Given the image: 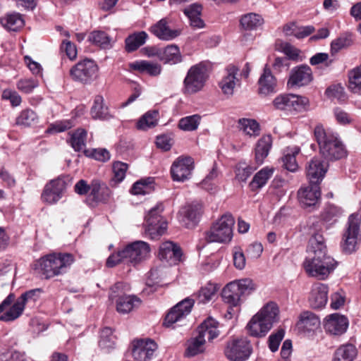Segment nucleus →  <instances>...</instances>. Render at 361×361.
<instances>
[{
    "label": "nucleus",
    "instance_id": "53",
    "mask_svg": "<svg viewBox=\"0 0 361 361\" xmlns=\"http://www.w3.org/2000/svg\"><path fill=\"white\" fill-rule=\"evenodd\" d=\"M349 87L353 92L361 91V65L349 72Z\"/></svg>",
    "mask_w": 361,
    "mask_h": 361
},
{
    "label": "nucleus",
    "instance_id": "61",
    "mask_svg": "<svg viewBox=\"0 0 361 361\" xmlns=\"http://www.w3.org/2000/svg\"><path fill=\"white\" fill-rule=\"evenodd\" d=\"M285 331L283 329H279L275 334L270 335L269 338V347L272 352L278 350L281 340L283 338Z\"/></svg>",
    "mask_w": 361,
    "mask_h": 361
},
{
    "label": "nucleus",
    "instance_id": "3",
    "mask_svg": "<svg viewBox=\"0 0 361 361\" xmlns=\"http://www.w3.org/2000/svg\"><path fill=\"white\" fill-rule=\"evenodd\" d=\"M42 290L40 288L32 289L23 293L17 300L14 302L15 295L10 293L0 304V321L9 322L18 319L23 313L25 305L33 304L40 297Z\"/></svg>",
    "mask_w": 361,
    "mask_h": 361
},
{
    "label": "nucleus",
    "instance_id": "14",
    "mask_svg": "<svg viewBox=\"0 0 361 361\" xmlns=\"http://www.w3.org/2000/svg\"><path fill=\"white\" fill-rule=\"evenodd\" d=\"M111 196V191L107 185L98 180L92 181L91 191L86 198V202L91 207L99 203H107Z\"/></svg>",
    "mask_w": 361,
    "mask_h": 361
},
{
    "label": "nucleus",
    "instance_id": "4",
    "mask_svg": "<svg viewBox=\"0 0 361 361\" xmlns=\"http://www.w3.org/2000/svg\"><path fill=\"white\" fill-rule=\"evenodd\" d=\"M279 310L274 302L265 305L247 324L250 336L261 338L267 335L273 324L279 320Z\"/></svg>",
    "mask_w": 361,
    "mask_h": 361
},
{
    "label": "nucleus",
    "instance_id": "21",
    "mask_svg": "<svg viewBox=\"0 0 361 361\" xmlns=\"http://www.w3.org/2000/svg\"><path fill=\"white\" fill-rule=\"evenodd\" d=\"M151 32L161 40L169 41L180 35V30L172 29L169 26V20L162 18L150 27Z\"/></svg>",
    "mask_w": 361,
    "mask_h": 361
},
{
    "label": "nucleus",
    "instance_id": "28",
    "mask_svg": "<svg viewBox=\"0 0 361 361\" xmlns=\"http://www.w3.org/2000/svg\"><path fill=\"white\" fill-rule=\"evenodd\" d=\"M227 75L225 76L219 82V86L223 93L227 96H231L233 94V90L236 85V74L238 73V68L235 66H229L227 69Z\"/></svg>",
    "mask_w": 361,
    "mask_h": 361
},
{
    "label": "nucleus",
    "instance_id": "44",
    "mask_svg": "<svg viewBox=\"0 0 361 361\" xmlns=\"http://www.w3.org/2000/svg\"><path fill=\"white\" fill-rule=\"evenodd\" d=\"M205 338L198 335L188 341L185 355L189 357L195 356L204 350Z\"/></svg>",
    "mask_w": 361,
    "mask_h": 361
},
{
    "label": "nucleus",
    "instance_id": "23",
    "mask_svg": "<svg viewBox=\"0 0 361 361\" xmlns=\"http://www.w3.org/2000/svg\"><path fill=\"white\" fill-rule=\"evenodd\" d=\"M348 326V319L337 313L329 315L324 323L325 330L332 335L343 334L347 330Z\"/></svg>",
    "mask_w": 361,
    "mask_h": 361
},
{
    "label": "nucleus",
    "instance_id": "55",
    "mask_svg": "<svg viewBox=\"0 0 361 361\" xmlns=\"http://www.w3.org/2000/svg\"><path fill=\"white\" fill-rule=\"evenodd\" d=\"M290 102V111H307L310 105V101L308 98L297 94H292Z\"/></svg>",
    "mask_w": 361,
    "mask_h": 361
},
{
    "label": "nucleus",
    "instance_id": "29",
    "mask_svg": "<svg viewBox=\"0 0 361 361\" xmlns=\"http://www.w3.org/2000/svg\"><path fill=\"white\" fill-rule=\"evenodd\" d=\"M202 7L200 4H192L184 8L185 15L190 20V25L193 28H203L205 26L204 20L201 18Z\"/></svg>",
    "mask_w": 361,
    "mask_h": 361
},
{
    "label": "nucleus",
    "instance_id": "58",
    "mask_svg": "<svg viewBox=\"0 0 361 361\" xmlns=\"http://www.w3.org/2000/svg\"><path fill=\"white\" fill-rule=\"evenodd\" d=\"M292 94H281L273 101V105L276 109L290 111V100Z\"/></svg>",
    "mask_w": 361,
    "mask_h": 361
},
{
    "label": "nucleus",
    "instance_id": "48",
    "mask_svg": "<svg viewBox=\"0 0 361 361\" xmlns=\"http://www.w3.org/2000/svg\"><path fill=\"white\" fill-rule=\"evenodd\" d=\"M200 121L201 116L198 114L185 116L179 121L178 127L185 131H193L198 128Z\"/></svg>",
    "mask_w": 361,
    "mask_h": 361
},
{
    "label": "nucleus",
    "instance_id": "39",
    "mask_svg": "<svg viewBox=\"0 0 361 361\" xmlns=\"http://www.w3.org/2000/svg\"><path fill=\"white\" fill-rule=\"evenodd\" d=\"M104 98L101 95L94 97L93 106L91 108L90 114L94 119H107L110 117L108 108L104 106Z\"/></svg>",
    "mask_w": 361,
    "mask_h": 361
},
{
    "label": "nucleus",
    "instance_id": "31",
    "mask_svg": "<svg viewBox=\"0 0 361 361\" xmlns=\"http://www.w3.org/2000/svg\"><path fill=\"white\" fill-rule=\"evenodd\" d=\"M238 288L234 281L228 283L223 288L221 295L225 302L232 306H237L240 304L243 298Z\"/></svg>",
    "mask_w": 361,
    "mask_h": 361
},
{
    "label": "nucleus",
    "instance_id": "12",
    "mask_svg": "<svg viewBox=\"0 0 361 361\" xmlns=\"http://www.w3.org/2000/svg\"><path fill=\"white\" fill-rule=\"evenodd\" d=\"M162 210L161 206H157L150 209L145 216V232L149 235L152 239L162 235L166 231V222L161 221Z\"/></svg>",
    "mask_w": 361,
    "mask_h": 361
},
{
    "label": "nucleus",
    "instance_id": "42",
    "mask_svg": "<svg viewBox=\"0 0 361 361\" xmlns=\"http://www.w3.org/2000/svg\"><path fill=\"white\" fill-rule=\"evenodd\" d=\"M274 173L273 168L265 167L258 171L255 176L250 186L252 190H257L263 187L267 182V180L271 177Z\"/></svg>",
    "mask_w": 361,
    "mask_h": 361
},
{
    "label": "nucleus",
    "instance_id": "52",
    "mask_svg": "<svg viewBox=\"0 0 361 361\" xmlns=\"http://www.w3.org/2000/svg\"><path fill=\"white\" fill-rule=\"evenodd\" d=\"M99 345L102 349H110L114 346V336L112 329L109 327L104 328L101 332L99 340Z\"/></svg>",
    "mask_w": 361,
    "mask_h": 361
},
{
    "label": "nucleus",
    "instance_id": "8",
    "mask_svg": "<svg viewBox=\"0 0 361 361\" xmlns=\"http://www.w3.org/2000/svg\"><path fill=\"white\" fill-rule=\"evenodd\" d=\"M252 351L250 341L245 338H233L226 343L224 353L231 361H245L249 358Z\"/></svg>",
    "mask_w": 361,
    "mask_h": 361
},
{
    "label": "nucleus",
    "instance_id": "20",
    "mask_svg": "<svg viewBox=\"0 0 361 361\" xmlns=\"http://www.w3.org/2000/svg\"><path fill=\"white\" fill-rule=\"evenodd\" d=\"M327 162L321 160L318 157L312 159L306 166L307 176L310 183L319 185L327 171Z\"/></svg>",
    "mask_w": 361,
    "mask_h": 361
},
{
    "label": "nucleus",
    "instance_id": "16",
    "mask_svg": "<svg viewBox=\"0 0 361 361\" xmlns=\"http://www.w3.org/2000/svg\"><path fill=\"white\" fill-rule=\"evenodd\" d=\"M321 196L320 188L314 183H310L307 187L298 191V199L302 207L314 209L319 203Z\"/></svg>",
    "mask_w": 361,
    "mask_h": 361
},
{
    "label": "nucleus",
    "instance_id": "6",
    "mask_svg": "<svg viewBox=\"0 0 361 361\" xmlns=\"http://www.w3.org/2000/svg\"><path fill=\"white\" fill-rule=\"evenodd\" d=\"M234 224L235 220L231 214H224L205 233V240L208 243H225L230 242L233 237Z\"/></svg>",
    "mask_w": 361,
    "mask_h": 361
},
{
    "label": "nucleus",
    "instance_id": "60",
    "mask_svg": "<svg viewBox=\"0 0 361 361\" xmlns=\"http://www.w3.org/2000/svg\"><path fill=\"white\" fill-rule=\"evenodd\" d=\"M38 81L34 79H21L17 82V87L25 93H30L38 86Z\"/></svg>",
    "mask_w": 361,
    "mask_h": 361
},
{
    "label": "nucleus",
    "instance_id": "35",
    "mask_svg": "<svg viewBox=\"0 0 361 361\" xmlns=\"http://www.w3.org/2000/svg\"><path fill=\"white\" fill-rule=\"evenodd\" d=\"M1 24L6 30L17 31L24 25L22 16L18 13H9L0 19Z\"/></svg>",
    "mask_w": 361,
    "mask_h": 361
},
{
    "label": "nucleus",
    "instance_id": "41",
    "mask_svg": "<svg viewBox=\"0 0 361 361\" xmlns=\"http://www.w3.org/2000/svg\"><path fill=\"white\" fill-rule=\"evenodd\" d=\"M148 35L145 31L134 33L129 35L125 40L126 49L128 52H132L143 45Z\"/></svg>",
    "mask_w": 361,
    "mask_h": 361
},
{
    "label": "nucleus",
    "instance_id": "15",
    "mask_svg": "<svg viewBox=\"0 0 361 361\" xmlns=\"http://www.w3.org/2000/svg\"><path fill=\"white\" fill-rule=\"evenodd\" d=\"M194 169V161L190 157H180L174 161L171 168L173 180L182 181L188 179Z\"/></svg>",
    "mask_w": 361,
    "mask_h": 361
},
{
    "label": "nucleus",
    "instance_id": "40",
    "mask_svg": "<svg viewBox=\"0 0 361 361\" xmlns=\"http://www.w3.org/2000/svg\"><path fill=\"white\" fill-rule=\"evenodd\" d=\"M88 39L92 44L102 49H106L111 47V39L104 31H92L90 33Z\"/></svg>",
    "mask_w": 361,
    "mask_h": 361
},
{
    "label": "nucleus",
    "instance_id": "38",
    "mask_svg": "<svg viewBox=\"0 0 361 361\" xmlns=\"http://www.w3.org/2000/svg\"><path fill=\"white\" fill-rule=\"evenodd\" d=\"M356 355L357 349L354 345H343L334 353L332 361H353Z\"/></svg>",
    "mask_w": 361,
    "mask_h": 361
},
{
    "label": "nucleus",
    "instance_id": "36",
    "mask_svg": "<svg viewBox=\"0 0 361 361\" xmlns=\"http://www.w3.org/2000/svg\"><path fill=\"white\" fill-rule=\"evenodd\" d=\"M240 23L244 30H253L264 23V19L257 13H249L241 16Z\"/></svg>",
    "mask_w": 361,
    "mask_h": 361
},
{
    "label": "nucleus",
    "instance_id": "5",
    "mask_svg": "<svg viewBox=\"0 0 361 361\" xmlns=\"http://www.w3.org/2000/svg\"><path fill=\"white\" fill-rule=\"evenodd\" d=\"M74 261L72 254L52 253L40 258L38 266L44 278L50 279L66 273Z\"/></svg>",
    "mask_w": 361,
    "mask_h": 361
},
{
    "label": "nucleus",
    "instance_id": "50",
    "mask_svg": "<svg viewBox=\"0 0 361 361\" xmlns=\"http://www.w3.org/2000/svg\"><path fill=\"white\" fill-rule=\"evenodd\" d=\"M37 116L36 113L30 109L23 110L16 118V123L25 127L31 126L36 123Z\"/></svg>",
    "mask_w": 361,
    "mask_h": 361
},
{
    "label": "nucleus",
    "instance_id": "59",
    "mask_svg": "<svg viewBox=\"0 0 361 361\" xmlns=\"http://www.w3.org/2000/svg\"><path fill=\"white\" fill-rule=\"evenodd\" d=\"M1 98L4 100H8L12 106H18L22 102L21 97L19 94L11 89H6L3 91Z\"/></svg>",
    "mask_w": 361,
    "mask_h": 361
},
{
    "label": "nucleus",
    "instance_id": "11",
    "mask_svg": "<svg viewBox=\"0 0 361 361\" xmlns=\"http://www.w3.org/2000/svg\"><path fill=\"white\" fill-rule=\"evenodd\" d=\"M149 252L150 248L147 243L141 240L135 241L122 250L124 263L135 266L146 259Z\"/></svg>",
    "mask_w": 361,
    "mask_h": 361
},
{
    "label": "nucleus",
    "instance_id": "45",
    "mask_svg": "<svg viewBox=\"0 0 361 361\" xmlns=\"http://www.w3.org/2000/svg\"><path fill=\"white\" fill-rule=\"evenodd\" d=\"M86 138L87 131L82 128H78L72 133L70 144L75 151L80 152L85 147Z\"/></svg>",
    "mask_w": 361,
    "mask_h": 361
},
{
    "label": "nucleus",
    "instance_id": "64",
    "mask_svg": "<svg viewBox=\"0 0 361 361\" xmlns=\"http://www.w3.org/2000/svg\"><path fill=\"white\" fill-rule=\"evenodd\" d=\"M233 264L238 269L242 270L245 266V257L240 247H235L233 252Z\"/></svg>",
    "mask_w": 361,
    "mask_h": 361
},
{
    "label": "nucleus",
    "instance_id": "10",
    "mask_svg": "<svg viewBox=\"0 0 361 361\" xmlns=\"http://www.w3.org/2000/svg\"><path fill=\"white\" fill-rule=\"evenodd\" d=\"M361 216L353 214L348 218V226L343 234V249L348 253L355 250L360 237V224Z\"/></svg>",
    "mask_w": 361,
    "mask_h": 361
},
{
    "label": "nucleus",
    "instance_id": "47",
    "mask_svg": "<svg viewBox=\"0 0 361 361\" xmlns=\"http://www.w3.org/2000/svg\"><path fill=\"white\" fill-rule=\"evenodd\" d=\"M153 182L152 178L141 179L135 182L131 188L132 194L146 195L150 193L153 190V186L152 185Z\"/></svg>",
    "mask_w": 361,
    "mask_h": 361
},
{
    "label": "nucleus",
    "instance_id": "27",
    "mask_svg": "<svg viewBox=\"0 0 361 361\" xmlns=\"http://www.w3.org/2000/svg\"><path fill=\"white\" fill-rule=\"evenodd\" d=\"M272 146L271 135H263L256 143L255 148V161L258 164H262L268 156Z\"/></svg>",
    "mask_w": 361,
    "mask_h": 361
},
{
    "label": "nucleus",
    "instance_id": "9",
    "mask_svg": "<svg viewBox=\"0 0 361 361\" xmlns=\"http://www.w3.org/2000/svg\"><path fill=\"white\" fill-rule=\"evenodd\" d=\"M98 67L91 59H84L77 63L70 70L73 80L82 84H89L96 78Z\"/></svg>",
    "mask_w": 361,
    "mask_h": 361
},
{
    "label": "nucleus",
    "instance_id": "37",
    "mask_svg": "<svg viewBox=\"0 0 361 361\" xmlns=\"http://www.w3.org/2000/svg\"><path fill=\"white\" fill-rule=\"evenodd\" d=\"M198 334L204 338L207 337L209 341L216 338L219 334L217 322L212 319L205 320L198 327Z\"/></svg>",
    "mask_w": 361,
    "mask_h": 361
},
{
    "label": "nucleus",
    "instance_id": "63",
    "mask_svg": "<svg viewBox=\"0 0 361 361\" xmlns=\"http://www.w3.org/2000/svg\"><path fill=\"white\" fill-rule=\"evenodd\" d=\"M252 172V169L250 166L245 164H238L235 169V178L239 181L245 182L251 175Z\"/></svg>",
    "mask_w": 361,
    "mask_h": 361
},
{
    "label": "nucleus",
    "instance_id": "43",
    "mask_svg": "<svg viewBox=\"0 0 361 361\" xmlns=\"http://www.w3.org/2000/svg\"><path fill=\"white\" fill-rule=\"evenodd\" d=\"M158 115L157 111L147 112L137 121V128L139 130H146L148 128L154 127L158 122Z\"/></svg>",
    "mask_w": 361,
    "mask_h": 361
},
{
    "label": "nucleus",
    "instance_id": "25",
    "mask_svg": "<svg viewBox=\"0 0 361 361\" xmlns=\"http://www.w3.org/2000/svg\"><path fill=\"white\" fill-rule=\"evenodd\" d=\"M259 93L264 96L275 92L276 86V79L273 75L270 68L266 65L263 70V73L259 80Z\"/></svg>",
    "mask_w": 361,
    "mask_h": 361
},
{
    "label": "nucleus",
    "instance_id": "56",
    "mask_svg": "<svg viewBox=\"0 0 361 361\" xmlns=\"http://www.w3.org/2000/svg\"><path fill=\"white\" fill-rule=\"evenodd\" d=\"M217 288L215 284L207 283L202 287L198 293V300L200 302L205 303L212 299L216 294Z\"/></svg>",
    "mask_w": 361,
    "mask_h": 361
},
{
    "label": "nucleus",
    "instance_id": "54",
    "mask_svg": "<svg viewBox=\"0 0 361 361\" xmlns=\"http://www.w3.org/2000/svg\"><path fill=\"white\" fill-rule=\"evenodd\" d=\"M128 167V164L126 163L121 161L114 162L113 164L114 176L111 178V182L114 184L121 183L126 176Z\"/></svg>",
    "mask_w": 361,
    "mask_h": 361
},
{
    "label": "nucleus",
    "instance_id": "26",
    "mask_svg": "<svg viewBox=\"0 0 361 361\" xmlns=\"http://www.w3.org/2000/svg\"><path fill=\"white\" fill-rule=\"evenodd\" d=\"M141 300L134 295H124L116 300V310L121 314H127L137 308Z\"/></svg>",
    "mask_w": 361,
    "mask_h": 361
},
{
    "label": "nucleus",
    "instance_id": "33",
    "mask_svg": "<svg viewBox=\"0 0 361 361\" xmlns=\"http://www.w3.org/2000/svg\"><path fill=\"white\" fill-rule=\"evenodd\" d=\"M298 328L305 331H314L320 326V320L314 313L305 312L300 315Z\"/></svg>",
    "mask_w": 361,
    "mask_h": 361
},
{
    "label": "nucleus",
    "instance_id": "30",
    "mask_svg": "<svg viewBox=\"0 0 361 361\" xmlns=\"http://www.w3.org/2000/svg\"><path fill=\"white\" fill-rule=\"evenodd\" d=\"M130 67L133 70L138 71L141 73H146L151 76H158L162 70L160 64L148 61H135L130 63Z\"/></svg>",
    "mask_w": 361,
    "mask_h": 361
},
{
    "label": "nucleus",
    "instance_id": "22",
    "mask_svg": "<svg viewBox=\"0 0 361 361\" xmlns=\"http://www.w3.org/2000/svg\"><path fill=\"white\" fill-rule=\"evenodd\" d=\"M182 255L183 252L180 246L173 242H165L159 247V258L161 260L171 261V264H176L181 262Z\"/></svg>",
    "mask_w": 361,
    "mask_h": 361
},
{
    "label": "nucleus",
    "instance_id": "2",
    "mask_svg": "<svg viewBox=\"0 0 361 361\" xmlns=\"http://www.w3.org/2000/svg\"><path fill=\"white\" fill-rule=\"evenodd\" d=\"M314 134L319 152L325 159L334 161L346 157L347 150L336 133L326 130L322 125H317Z\"/></svg>",
    "mask_w": 361,
    "mask_h": 361
},
{
    "label": "nucleus",
    "instance_id": "34",
    "mask_svg": "<svg viewBox=\"0 0 361 361\" xmlns=\"http://www.w3.org/2000/svg\"><path fill=\"white\" fill-rule=\"evenodd\" d=\"M238 124L239 130L250 137H255L260 134V126L255 119L240 118L238 121Z\"/></svg>",
    "mask_w": 361,
    "mask_h": 361
},
{
    "label": "nucleus",
    "instance_id": "19",
    "mask_svg": "<svg viewBox=\"0 0 361 361\" xmlns=\"http://www.w3.org/2000/svg\"><path fill=\"white\" fill-rule=\"evenodd\" d=\"M157 349V343L151 340H137L133 342V356L137 361H148Z\"/></svg>",
    "mask_w": 361,
    "mask_h": 361
},
{
    "label": "nucleus",
    "instance_id": "17",
    "mask_svg": "<svg viewBox=\"0 0 361 361\" xmlns=\"http://www.w3.org/2000/svg\"><path fill=\"white\" fill-rule=\"evenodd\" d=\"M193 305L194 300L188 298L178 302L166 314L164 324L170 326L184 319L190 312Z\"/></svg>",
    "mask_w": 361,
    "mask_h": 361
},
{
    "label": "nucleus",
    "instance_id": "57",
    "mask_svg": "<svg viewBox=\"0 0 361 361\" xmlns=\"http://www.w3.org/2000/svg\"><path fill=\"white\" fill-rule=\"evenodd\" d=\"M300 149L295 148L292 154H286L282 158L283 166L289 171L295 172L298 169V164L295 159V154H298Z\"/></svg>",
    "mask_w": 361,
    "mask_h": 361
},
{
    "label": "nucleus",
    "instance_id": "46",
    "mask_svg": "<svg viewBox=\"0 0 361 361\" xmlns=\"http://www.w3.org/2000/svg\"><path fill=\"white\" fill-rule=\"evenodd\" d=\"M180 214L188 221L195 223L202 214V205L199 203L188 204L180 211Z\"/></svg>",
    "mask_w": 361,
    "mask_h": 361
},
{
    "label": "nucleus",
    "instance_id": "49",
    "mask_svg": "<svg viewBox=\"0 0 361 361\" xmlns=\"http://www.w3.org/2000/svg\"><path fill=\"white\" fill-rule=\"evenodd\" d=\"M234 282L236 283V286L243 298L252 294L256 289V284L250 278L235 280Z\"/></svg>",
    "mask_w": 361,
    "mask_h": 361
},
{
    "label": "nucleus",
    "instance_id": "13",
    "mask_svg": "<svg viewBox=\"0 0 361 361\" xmlns=\"http://www.w3.org/2000/svg\"><path fill=\"white\" fill-rule=\"evenodd\" d=\"M66 188V183L63 178H57L47 183L42 191V200L47 204L56 203L63 196Z\"/></svg>",
    "mask_w": 361,
    "mask_h": 361
},
{
    "label": "nucleus",
    "instance_id": "51",
    "mask_svg": "<svg viewBox=\"0 0 361 361\" xmlns=\"http://www.w3.org/2000/svg\"><path fill=\"white\" fill-rule=\"evenodd\" d=\"M353 44L351 35L344 34L333 40L331 44V52L332 54L338 53L340 50L350 47Z\"/></svg>",
    "mask_w": 361,
    "mask_h": 361
},
{
    "label": "nucleus",
    "instance_id": "1",
    "mask_svg": "<svg viewBox=\"0 0 361 361\" xmlns=\"http://www.w3.org/2000/svg\"><path fill=\"white\" fill-rule=\"evenodd\" d=\"M309 250L312 257L305 259L303 267L307 274L324 280L337 266V262L327 254L326 246L322 235L315 234L309 241Z\"/></svg>",
    "mask_w": 361,
    "mask_h": 361
},
{
    "label": "nucleus",
    "instance_id": "24",
    "mask_svg": "<svg viewBox=\"0 0 361 361\" xmlns=\"http://www.w3.org/2000/svg\"><path fill=\"white\" fill-rule=\"evenodd\" d=\"M328 286L322 283H316L312 286L309 298L310 306L314 309L324 307L328 300Z\"/></svg>",
    "mask_w": 361,
    "mask_h": 361
},
{
    "label": "nucleus",
    "instance_id": "18",
    "mask_svg": "<svg viewBox=\"0 0 361 361\" xmlns=\"http://www.w3.org/2000/svg\"><path fill=\"white\" fill-rule=\"evenodd\" d=\"M312 80L313 74L310 67L300 65L290 71L287 85L290 87H302L308 85Z\"/></svg>",
    "mask_w": 361,
    "mask_h": 361
},
{
    "label": "nucleus",
    "instance_id": "62",
    "mask_svg": "<svg viewBox=\"0 0 361 361\" xmlns=\"http://www.w3.org/2000/svg\"><path fill=\"white\" fill-rule=\"evenodd\" d=\"M84 153L87 157H91L96 160L103 162L110 159V154L106 149H94L90 154L88 153V151L84 150Z\"/></svg>",
    "mask_w": 361,
    "mask_h": 361
},
{
    "label": "nucleus",
    "instance_id": "7",
    "mask_svg": "<svg viewBox=\"0 0 361 361\" xmlns=\"http://www.w3.org/2000/svg\"><path fill=\"white\" fill-rule=\"evenodd\" d=\"M208 77L207 68L204 63L190 67L183 81L184 93L192 94L202 90Z\"/></svg>",
    "mask_w": 361,
    "mask_h": 361
},
{
    "label": "nucleus",
    "instance_id": "32",
    "mask_svg": "<svg viewBox=\"0 0 361 361\" xmlns=\"http://www.w3.org/2000/svg\"><path fill=\"white\" fill-rule=\"evenodd\" d=\"M160 61L169 64L180 63L182 61V56L179 47L175 44H170L161 49Z\"/></svg>",
    "mask_w": 361,
    "mask_h": 361
}]
</instances>
